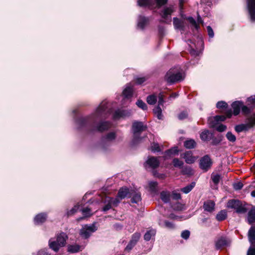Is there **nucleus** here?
<instances>
[{"label": "nucleus", "mask_w": 255, "mask_h": 255, "mask_svg": "<svg viewBox=\"0 0 255 255\" xmlns=\"http://www.w3.org/2000/svg\"><path fill=\"white\" fill-rule=\"evenodd\" d=\"M226 137L231 142H234L236 140V137L231 132L229 131L226 134Z\"/></svg>", "instance_id": "obj_45"}, {"label": "nucleus", "mask_w": 255, "mask_h": 255, "mask_svg": "<svg viewBox=\"0 0 255 255\" xmlns=\"http://www.w3.org/2000/svg\"><path fill=\"white\" fill-rule=\"evenodd\" d=\"M242 107V102L239 101H236L232 104V107L234 111V115L235 116L238 115L240 112Z\"/></svg>", "instance_id": "obj_25"}, {"label": "nucleus", "mask_w": 255, "mask_h": 255, "mask_svg": "<svg viewBox=\"0 0 255 255\" xmlns=\"http://www.w3.org/2000/svg\"><path fill=\"white\" fill-rule=\"evenodd\" d=\"M159 224L160 226H164L169 229H172L174 228V225L172 222L166 220L164 221L163 223H160Z\"/></svg>", "instance_id": "obj_41"}, {"label": "nucleus", "mask_w": 255, "mask_h": 255, "mask_svg": "<svg viewBox=\"0 0 255 255\" xmlns=\"http://www.w3.org/2000/svg\"><path fill=\"white\" fill-rule=\"evenodd\" d=\"M255 126V115L247 119L246 124H240L235 127V129L237 132L246 131Z\"/></svg>", "instance_id": "obj_5"}, {"label": "nucleus", "mask_w": 255, "mask_h": 255, "mask_svg": "<svg viewBox=\"0 0 255 255\" xmlns=\"http://www.w3.org/2000/svg\"><path fill=\"white\" fill-rule=\"evenodd\" d=\"M227 128V127L225 125L223 124H221L219 126H217L216 127V129L217 131L219 132H222L225 131Z\"/></svg>", "instance_id": "obj_54"}, {"label": "nucleus", "mask_w": 255, "mask_h": 255, "mask_svg": "<svg viewBox=\"0 0 255 255\" xmlns=\"http://www.w3.org/2000/svg\"><path fill=\"white\" fill-rule=\"evenodd\" d=\"M37 255H47V254L45 250H41L38 253Z\"/></svg>", "instance_id": "obj_64"}, {"label": "nucleus", "mask_w": 255, "mask_h": 255, "mask_svg": "<svg viewBox=\"0 0 255 255\" xmlns=\"http://www.w3.org/2000/svg\"><path fill=\"white\" fill-rule=\"evenodd\" d=\"M160 198L162 201L165 203H168L170 199V193L169 191H163L160 193Z\"/></svg>", "instance_id": "obj_27"}, {"label": "nucleus", "mask_w": 255, "mask_h": 255, "mask_svg": "<svg viewBox=\"0 0 255 255\" xmlns=\"http://www.w3.org/2000/svg\"><path fill=\"white\" fill-rule=\"evenodd\" d=\"M249 239L252 244L255 243V227H252L249 231Z\"/></svg>", "instance_id": "obj_33"}, {"label": "nucleus", "mask_w": 255, "mask_h": 255, "mask_svg": "<svg viewBox=\"0 0 255 255\" xmlns=\"http://www.w3.org/2000/svg\"><path fill=\"white\" fill-rule=\"evenodd\" d=\"M187 19L191 24L192 28H195L197 31L199 30L200 28L199 24H203V21L202 20L201 16L199 14L197 17V22H196V20L192 17H188L187 18Z\"/></svg>", "instance_id": "obj_18"}, {"label": "nucleus", "mask_w": 255, "mask_h": 255, "mask_svg": "<svg viewBox=\"0 0 255 255\" xmlns=\"http://www.w3.org/2000/svg\"><path fill=\"white\" fill-rule=\"evenodd\" d=\"M136 104L139 108L143 110H146L147 109L146 104L141 100H138Z\"/></svg>", "instance_id": "obj_42"}, {"label": "nucleus", "mask_w": 255, "mask_h": 255, "mask_svg": "<svg viewBox=\"0 0 255 255\" xmlns=\"http://www.w3.org/2000/svg\"><path fill=\"white\" fill-rule=\"evenodd\" d=\"M211 179L215 185L217 186L220 182L221 176L219 174L212 175Z\"/></svg>", "instance_id": "obj_44"}, {"label": "nucleus", "mask_w": 255, "mask_h": 255, "mask_svg": "<svg viewBox=\"0 0 255 255\" xmlns=\"http://www.w3.org/2000/svg\"><path fill=\"white\" fill-rule=\"evenodd\" d=\"M241 109L242 113L244 114H248L250 112L249 108L246 106H244L243 103L242 107H241Z\"/></svg>", "instance_id": "obj_56"}, {"label": "nucleus", "mask_w": 255, "mask_h": 255, "mask_svg": "<svg viewBox=\"0 0 255 255\" xmlns=\"http://www.w3.org/2000/svg\"><path fill=\"white\" fill-rule=\"evenodd\" d=\"M140 234L139 233L136 232L133 234L132 236L131 239L130 240L131 242H133L134 244L136 245L137 241L140 238Z\"/></svg>", "instance_id": "obj_43"}, {"label": "nucleus", "mask_w": 255, "mask_h": 255, "mask_svg": "<svg viewBox=\"0 0 255 255\" xmlns=\"http://www.w3.org/2000/svg\"><path fill=\"white\" fill-rule=\"evenodd\" d=\"M178 154V149L177 147H174L165 152V156L166 158L170 157L174 155Z\"/></svg>", "instance_id": "obj_29"}, {"label": "nucleus", "mask_w": 255, "mask_h": 255, "mask_svg": "<svg viewBox=\"0 0 255 255\" xmlns=\"http://www.w3.org/2000/svg\"><path fill=\"white\" fill-rule=\"evenodd\" d=\"M146 126L144 125L143 123L135 121L133 123L132 129L133 133L132 143L133 144L138 143L141 141L142 138L139 136L140 133L145 130Z\"/></svg>", "instance_id": "obj_3"}, {"label": "nucleus", "mask_w": 255, "mask_h": 255, "mask_svg": "<svg viewBox=\"0 0 255 255\" xmlns=\"http://www.w3.org/2000/svg\"><path fill=\"white\" fill-rule=\"evenodd\" d=\"M153 174L155 177H157L160 179H164L166 177L165 174H159L156 171H154L153 172Z\"/></svg>", "instance_id": "obj_59"}, {"label": "nucleus", "mask_w": 255, "mask_h": 255, "mask_svg": "<svg viewBox=\"0 0 255 255\" xmlns=\"http://www.w3.org/2000/svg\"><path fill=\"white\" fill-rule=\"evenodd\" d=\"M167 0H138L137 4L140 6L153 8L159 7L166 3Z\"/></svg>", "instance_id": "obj_4"}, {"label": "nucleus", "mask_w": 255, "mask_h": 255, "mask_svg": "<svg viewBox=\"0 0 255 255\" xmlns=\"http://www.w3.org/2000/svg\"><path fill=\"white\" fill-rule=\"evenodd\" d=\"M131 191L133 192L131 195V197H130L131 198V202L133 203H138L141 200L140 194L139 192L135 191L133 190H132Z\"/></svg>", "instance_id": "obj_28"}, {"label": "nucleus", "mask_w": 255, "mask_h": 255, "mask_svg": "<svg viewBox=\"0 0 255 255\" xmlns=\"http://www.w3.org/2000/svg\"><path fill=\"white\" fill-rule=\"evenodd\" d=\"M247 4L252 20H255V0H247Z\"/></svg>", "instance_id": "obj_19"}, {"label": "nucleus", "mask_w": 255, "mask_h": 255, "mask_svg": "<svg viewBox=\"0 0 255 255\" xmlns=\"http://www.w3.org/2000/svg\"><path fill=\"white\" fill-rule=\"evenodd\" d=\"M184 145L186 148L192 149L194 148L196 146V143L194 140L190 139L186 140L184 142Z\"/></svg>", "instance_id": "obj_35"}, {"label": "nucleus", "mask_w": 255, "mask_h": 255, "mask_svg": "<svg viewBox=\"0 0 255 255\" xmlns=\"http://www.w3.org/2000/svg\"><path fill=\"white\" fill-rule=\"evenodd\" d=\"M172 198L175 200H179L181 199V195L176 191H173L172 194Z\"/></svg>", "instance_id": "obj_53"}, {"label": "nucleus", "mask_w": 255, "mask_h": 255, "mask_svg": "<svg viewBox=\"0 0 255 255\" xmlns=\"http://www.w3.org/2000/svg\"><path fill=\"white\" fill-rule=\"evenodd\" d=\"M181 156L184 159L185 161L187 164L193 163L197 159V157L193 155L191 151H187L181 155Z\"/></svg>", "instance_id": "obj_17"}, {"label": "nucleus", "mask_w": 255, "mask_h": 255, "mask_svg": "<svg viewBox=\"0 0 255 255\" xmlns=\"http://www.w3.org/2000/svg\"><path fill=\"white\" fill-rule=\"evenodd\" d=\"M165 79L168 83H173L182 80L183 75L181 72H175L173 69H170L165 75Z\"/></svg>", "instance_id": "obj_6"}, {"label": "nucleus", "mask_w": 255, "mask_h": 255, "mask_svg": "<svg viewBox=\"0 0 255 255\" xmlns=\"http://www.w3.org/2000/svg\"><path fill=\"white\" fill-rule=\"evenodd\" d=\"M132 190H129V189L126 187L121 188L118 194V196L116 198H118L119 200L123 199L126 197H130L133 194Z\"/></svg>", "instance_id": "obj_15"}, {"label": "nucleus", "mask_w": 255, "mask_h": 255, "mask_svg": "<svg viewBox=\"0 0 255 255\" xmlns=\"http://www.w3.org/2000/svg\"><path fill=\"white\" fill-rule=\"evenodd\" d=\"M172 163L173 166L175 167H179L180 168H182L184 164V163L182 161L179 160L178 158H177L173 159Z\"/></svg>", "instance_id": "obj_40"}, {"label": "nucleus", "mask_w": 255, "mask_h": 255, "mask_svg": "<svg viewBox=\"0 0 255 255\" xmlns=\"http://www.w3.org/2000/svg\"><path fill=\"white\" fill-rule=\"evenodd\" d=\"M79 208V205L75 206L70 211L67 212V215L69 216L74 215L78 211Z\"/></svg>", "instance_id": "obj_48"}, {"label": "nucleus", "mask_w": 255, "mask_h": 255, "mask_svg": "<svg viewBox=\"0 0 255 255\" xmlns=\"http://www.w3.org/2000/svg\"><path fill=\"white\" fill-rule=\"evenodd\" d=\"M148 21V18L140 15L138 18L137 27L143 29L147 24Z\"/></svg>", "instance_id": "obj_24"}, {"label": "nucleus", "mask_w": 255, "mask_h": 255, "mask_svg": "<svg viewBox=\"0 0 255 255\" xmlns=\"http://www.w3.org/2000/svg\"><path fill=\"white\" fill-rule=\"evenodd\" d=\"M108 103L103 101L96 110L95 113L90 117L79 119L77 123L81 127H89L92 131H103L107 130L112 127V124L109 122H103L97 123V122L103 118H106L108 115L111 113V110L108 109Z\"/></svg>", "instance_id": "obj_1"}, {"label": "nucleus", "mask_w": 255, "mask_h": 255, "mask_svg": "<svg viewBox=\"0 0 255 255\" xmlns=\"http://www.w3.org/2000/svg\"><path fill=\"white\" fill-rule=\"evenodd\" d=\"M230 243L228 238L225 236L219 237L215 242L216 248L219 250L228 246Z\"/></svg>", "instance_id": "obj_13"}, {"label": "nucleus", "mask_w": 255, "mask_h": 255, "mask_svg": "<svg viewBox=\"0 0 255 255\" xmlns=\"http://www.w3.org/2000/svg\"><path fill=\"white\" fill-rule=\"evenodd\" d=\"M248 220L250 224H252L253 223L255 222V208H252L249 212Z\"/></svg>", "instance_id": "obj_30"}, {"label": "nucleus", "mask_w": 255, "mask_h": 255, "mask_svg": "<svg viewBox=\"0 0 255 255\" xmlns=\"http://www.w3.org/2000/svg\"><path fill=\"white\" fill-rule=\"evenodd\" d=\"M215 203L212 200L205 201L203 205V209L205 211L211 213L215 210Z\"/></svg>", "instance_id": "obj_22"}, {"label": "nucleus", "mask_w": 255, "mask_h": 255, "mask_svg": "<svg viewBox=\"0 0 255 255\" xmlns=\"http://www.w3.org/2000/svg\"><path fill=\"white\" fill-rule=\"evenodd\" d=\"M133 95V88L130 84H128L123 92V95L124 97V100L129 99L132 97Z\"/></svg>", "instance_id": "obj_23"}, {"label": "nucleus", "mask_w": 255, "mask_h": 255, "mask_svg": "<svg viewBox=\"0 0 255 255\" xmlns=\"http://www.w3.org/2000/svg\"><path fill=\"white\" fill-rule=\"evenodd\" d=\"M83 248L78 245L69 246L68 248V251L70 253H75L81 251Z\"/></svg>", "instance_id": "obj_37"}, {"label": "nucleus", "mask_w": 255, "mask_h": 255, "mask_svg": "<svg viewBox=\"0 0 255 255\" xmlns=\"http://www.w3.org/2000/svg\"><path fill=\"white\" fill-rule=\"evenodd\" d=\"M248 102L251 105V107H255V96L248 98Z\"/></svg>", "instance_id": "obj_55"}, {"label": "nucleus", "mask_w": 255, "mask_h": 255, "mask_svg": "<svg viewBox=\"0 0 255 255\" xmlns=\"http://www.w3.org/2000/svg\"><path fill=\"white\" fill-rule=\"evenodd\" d=\"M228 207L234 209L238 213H244L246 212V208L243 205L242 203L238 200H231L228 202Z\"/></svg>", "instance_id": "obj_7"}, {"label": "nucleus", "mask_w": 255, "mask_h": 255, "mask_svg": "<svg viewBox=\"0 0 255 255\" xmlns=\"http://www.w3.org/2000/svg\"><path fill=\"white\" fill-rule=\"evenodd\" d=\"M106 202H107V203L103 207V211H104L110 210L112 206H117L118 204L120 202V200H119L118 198L107 197L106 198Z\"/></svg>", "instance_id": "obj_14"}, {"label": "nucleus", "mask_w": 255, "mask_h": 255, "mask_svg": "<svg viewBox=\"0 0 255 255\" xmlns=\"http://www.w3.org/2000/svg\"><path fill=\"white\" fill-rule=\"evenodd\" d=\"M157 100V96L156 94H153L147 97L146 101L149 105L155 104Z\"/></svg>", "instance_id": "obj_36"}, {"label": "nucleus", "mask_w": 255, "mask_h": 255, "mask_svg": "<svg viewBox=\"0 0 255 255\" xmlns=\"http://www.w3.org/2000/svg\"><path fill=\"white\" fill-rule=\"evenodd\" d=\"M145 77H139L136 79V83L138 84H141L146 81Z\"/></svg>", "instance_id": "obj_60"}, {"label": "nucleus", "mask_w": 255, "mask_h": 255, "mask_svg": "<svg viewBox=\"0 0 255 255\" xmlns=\"http://www.w3.org/2000/svg\"><path fill=\"white\" fill-rule=\"evenodd\" d=\"M131 115L130 111L126 110H118L114 113L113 115L114 119H118L121 118H126L129 117Z\"/></svg>", "instance_id": "obj_20"}, {"label": "nucleus", "mask_w": 255, "mask_h": 255, "mask_svg": "<svg viewBox=\"0 0 255 255\" xmlns=\"http://www.w3.org/2000/svg\"><path fill=\"white\" fill-rule=\"evenodd\" d=\"M135 245V244H134L133 242L130 241L129 243L128 244V245L127 246L126 248V250L128 251H130Z\"/></svg>", "instance_id": "obj_58"}, {"label": "nucleus", "mask_w": 255, "mask_h": 255, "mask_svg": "<svg viewBox=\"0 0 255 255\" xmlns=\"http://www.w3.org/2000/svg\"><path fill=\"white\" fill-rule=\"evenodd\" d=\"M248 255H255V248L250 249L248 252Z\"/></svg>", "instance_id": "obj_63"}, {"label": "nucleus", "mask_w": 255, "mask_h": 255, "mask_svg": "<svg viewBox=\"0 0 255 255\" xmlns=\"http://www.w3.org/2000/svg\"><path fill=\"white\" fill-rule=\"evenodd\" d=\"M217 108L219 109L226 108L227 107V104L224 101H220L217 103Z\"/></svg>", "instance_id": "obj_51"}, {"label": "nucleus", "mask_w": 255, "mask_h": 255, "mask_svg": "<svg viewBox=\"0 0 255 255\" xmlns=\"http://www.w3.org/2000/svg\"><path fill=\"white\" fill-rule=\"evenodd\" d=\"M83 215L84 217H88L91 215V210L89 208H85L82 210Z\"/></svg>", "instance_id": "obj_47"}, {"label": "nucleus", "mask_w": 255, "mask_h": 255, "mask_svg": "<svg viewBox=\"0 0 255 255\" xmlns=\"http://www.w3.org/2000/svg\"><path fill=\"white\" fill-rule=\"evenodd\" d=\"M212 136V134L209 130H205L200 134V138L203 141L209 140Z\"/></svg>", "instance_id": "obj_31"}, {"label": "nucleus", "mask_w": 255, "mask_h": 255, "mask_svg": "<svg viewBox=\"0 0 255 255\" xmlns=\"http://www.w3.org/2000/svg\"><path fill=\"white\" fill-rule=\"evenodd\" d=\"M158 183L156 181L148 182V190L151 193H156L157 191Z\"/></svg>", "instance_id": "obj_32"}, {"label": "nucleus", "mask_w": 255, "mask_h": 255, "mask_svg": "<svg viewBox=\"0 0 255 255\" xmlns=\"http://www.w3.org/2000/svg\"><path fill=\"white\" fill-rule=\"evenodd\" d=\"M225 120L226 117L224 116H216L209 118L208 122L210 128H215L217 126L219 121H224Z\"/></svg>", "instance_id": "obj_16"}, {"label": "nucleus", "mask_w": 255, "mask_h": 255, "mask_svg": "<svg viewBox=\"0 0 255 255\" xmlns=\"http://www.w3.org/2000/svg\"><path fill=\"white\" fill-rule=\"evenodd\" d=\"M156 234V231L154 229H151L147 231L144 235V239L146 241H149L152 237Z\"/></svg>", "instance_id": "obj_34"}, {"label": "nucleus", "mask_w": 255, "mask_h": 255, "mask_svg": "<svg viewBox=\"0 0 255 255\" xmlns=\"http://www.w3.org/2000/svg\"><path fill=\"white\" fill-rule=\"evenodd\" d=\"M173 25L175 29H179L182 32L185 30V22L181 19L176 17L173 18Z\"/></svg>", "instance_id": "obj_21"}, {"label": "nucleus", "mask_w": 255, "mask_h": 255, "mask_svg": "<svg viewBox=\"0 0 255 255\" xmlns=\"http://www.w3.org/2000/svg\"><path fill=\"white\" fill-rule=\"evenodd\" d=\"M227 214L226 210H221L216 216V219L218 221H222L227 218Z\"/></svg>", "instance_id": "obj_38"}, {"label": "nucleus", "mask_w": 255, "mask_h": 255, "mask_svg": "<svg viewBox=\"0 0 255 255\" xmlns=\"http://www.w3.org/2000/svg\"><path fill=\"white\" fill-rule=\"evenodd\" d=\"M195 185V183L194 182H192L190 185H188L186 187L182 188L181 191L185 194H187L192 190Z\"/></svg>", "instance_id": "obj_39"}, {"label": "nucleus", "mask_w": 255, "mask_h": 255, "mask_svg": "<svg viewBox=\"0 0 255 255\" xmlns=\"http://www.w3.org/2000/svg\"><path fill=\"white\" fill-rule=\"evenodd\" d=\"M160 164L158 158L153 156L148 157L144 163V167L146 170H154L157 168Z\"/></svg>", "instance_id": "obj_9"}, {"label": "nucleus", "mask_w": 255, "mask_h": 255, "mask_svg": "<svg viewBox=\"0 0 255 255\" xmlns=\"http://www.w3.org/2000/svg\"><path fill=\"white\" fill-rule=\"evenodd\" d=\"M158 106L155 107L153 109V113L154 115L157 117L158 119L162 120L163 116L162 115V110L160 106H162L164 102V95L163 93H160L158 96Z\"/></svg>", "instance_id": "obj_11"}, {"label": "nucleus", "mask_w": 255, "mask_h": 255, "mask_svg": "<svg viewBox=\"0 0 255 255\" xmlns=\"http://www.w3.org/2000/svg\"><path fill=\"white\" fill-rule=\"evenodd\" d=\"M208 35L210 37L213 38L214 35V31L210 26L207 27Z\"/></svg>", "instance_id": "obj_57"}, {"label": "nucleus", "mask_w": 255, "mask_h": 255, "mask_svg": "<svg viewBox=\"0 0 255 255\" xmlns=\"http://www.w3.org/2000/svg\"><path fill=\"white\" fill-rule=\"evenodd\" d=\"M188 117V113L186 111H183L181 112L178 116V118L179 120H184L187 118Z\"/></svg>", "instance_id": "obj_49"}, {"label": "nucleus", "mask_w": 255, "mask_h": 255, "mask_svg": "<svg viewBox=\"0 0 255 255\" xmlns=\"http://www.w3.org/2000/svg\"><path fill=\"white\" fill-rule=\"evenodd\" d=\"M190 233L188 230H185L181 233V237L183 239L187 240L190 236Z\"/></svg>", "instance_id": "obj_52"}, {"label": "nucleus", "mask_w": 255, "mask_h": 255, "mask_svg": "<svg viewBox=\"0 0 255 255\" xmlns=\"http://www.w3.org/2000/svg\"><path fill=\"white\" fill-rule=\"evenodd\" d=\"M212 161L209 155H206L202 157L200 161V167L207 171L211 166Z\"/></svg>", "instance_id": "obj_12"}, {"label": "nucleus", "mask_w": 255, "mask_h": 255, "mask_svg": "<svg viewBox=\"0 0 255 255\" xmlns=\"http://www.w3.org/2000/svg\"><path fill=\"white\" fill-rule=\"evenodd\" d=\"M116 137L115 133L114 132H111L109 133L105 137V140L107 141H111L114 140Z\"/></svg>", "instance_id": "obj_46"}, {"label": "nucleus", "mask_w": 255, "mask_h": 255, "mask_svg": "<svg viewBox=\"0 0 255 255\" xmlns=\"http://www.w3.org/2000/svg\"><path fill=\"white\" fill-rule=\"evenodd\" d=\"M243 185L242 183H238L234 185V188L236 190H240L242 188Z\"/></svg>", "instance_id": "obj_61"}, {"label": "nucleus", "mask_w": 255, "mask_h": 255, "mask_svg": "<svg viewBox=\"0 0 255 255\" xmlns=\"http://www.w3.org/2000/svg\"><path fill=\"white\" fill-rule=\"evenodd\" d=\"M96 230L97 228L95 225H85L83 226L82 228L81 229L80 235L82 238L87 239Z\"/></svg>", "instance_id": "obj_10"}, {"label": "nucleus", "mask_w": 255, "mask_h": 255, "mask_svg": "<svg viewBox=\"0 0 255 255\" xmlns=\"http://www.w3.org/2000/svg\"><path fill=\"white\" fill-rule=\"evenodd\" d=\"M226 118H230L232 117V110L230 109V110H227L226 112Z\"/></svg>", "instance_id": "obj_62"}, {"label": "nucleus", "mask_w": 255, "mask_h": 255, "mask_svg": "<svg viewBox=\"0 0 255 255\" xmlns=\"http://www.w3.org/2000/svg\"><path fill=\"white\" fill-rule=\"evenodd\" d=\"M68 237L67 235L62 232L57 236L56 240L51 239L49 241V246L50 249L57 252L60 247H64L66 244V241Z\"/></svg>", "instance_id": "obj_2"}, {"label": "nucleus", "mask_w": 255, "mask_h": 255, "mask_svg": "<svg viewBox=\"0 0 255 255\" xmlns=\"http://www.w3.org/2000/svg\"><path fill=\"white\" fill-rule=\"evenodd\" d=\"M174 11L175 8L172 5L164 8L160 13V15L162 18V19L160 20V22L165 23L171 22V15Z\"/></svg>", "instance_id": "obj_8"}, {"label": "nucleus", "mask_w": 255, "mask_h": 255, "mask_svg": "<svg viewBox=\"0 0 255 255\" xmlns=\"http://www.w3.org/2000/svg\"><path fill=\"white\" fill-rule=\"evenodd\" d=\"M151 150L152 151L155 152H158L160 151V147L157 143H153L151 147Z\"/></svg>", "instance_id": "obj_50"}, {"label": "nucleus", "mask_w": 255, "mask_h": 255, "mask_svg": "<svg viewBox=\"0 0 255 255\" xmlns=\"http://www.w3.org/2000/svg\"><path fill=\"white\" fill-rule=\"evenodd\" d=\"M47 216L46 214L41 213L36 215L34 218V221L35 224H40L44 222L46 220Z\"/></svg>", "instance_id": "obj_26"}]
</instances>
